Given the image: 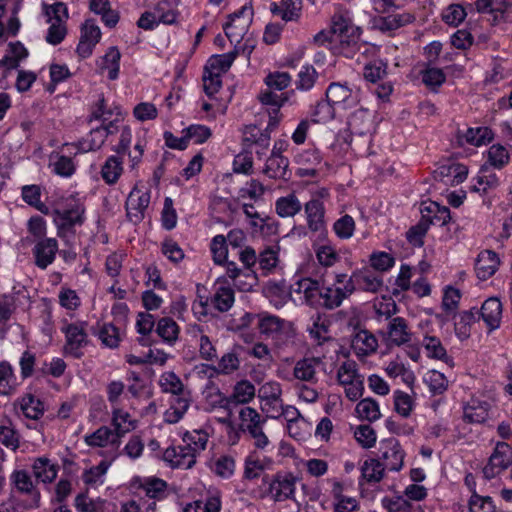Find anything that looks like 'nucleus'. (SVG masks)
Listing matches in <instances>:
<instances>
[{
	"mask_svg": "<svg viewBox=\"0 0 512 512\" xmlns=\"http://www.w3.org/2000/svg\"><path fill=\"white\" fill-rule=\"evenodd\" d=\"M500 258L492 250L481 251L475 261V273L480 280H487L498 270Z\"/></svg>",
	"mask_w": 512,
	"mask_h": 512,
	"instance_id": "29",
	"label": "nucleus"
},
{
	"mask_svg": "<svg viewBox=\"0 0 512 512\" xmlns=\"http://www.w3.org/2000/svg\"><path fill=\"white\" fill-rule=\"evenodd\" d=\"M150 198V191L144 186L136 185L130 191L126 200V213L131 222L136 224L143 220Z\"/></svg>",
	"mask_w": 512,
	"mask_h": 512,
	"instance_id": "14",
	"label": "nucleus"
},
{
	"mask_svg": "<svg viewBox=\"0 0 512 512\" xmlns=\"http://www.w3.org/2000/svg\"><path fill=\"white\" fill-rule=\"evenodd\" d=\"M254 320H257V326L260 333L268 337H277L290 325V323L280 319L279 317L268 314L254 315L246 313L242 317L244 324H251Z\"/></svg>",
	"mask_w": 512,
	"mask_h": 512,
	"instance_id": "17",
	"label": "nucleus"
},
{
	"mask_svg": "<svg viewBox=\"0 0 512 512\" xmlns=\"http://www.w3.org/2000/svg\"><path fill=\"white\" fill-rule=\"evenodd\" d=\"M375 112L364 107H359L348 118V126L352 134L359 136H371L376 129Z\"/></svg>",
	"mask_w": 512,
	"mask_h": 512,
	"instance_id": "18",
	"label": "nucleus"
},
{
	"mask_svg": "<svg viewBox=\"0 0 512 512\" xmlns=\"http://www.w3.org/2000/svg\"><path fill=\"white\" fill-rule=\"evenodd\" d=\"M351 348L358 358H363L376 352L378 340L369 331L360 330L353 336Z\"/></svg>",
	"mask_w": 512,
	"mask_h": 512,
	"instance_id": "35",
	"label": "nucleus"
},
{
	"mask_svg": "<svg viewBox=\"0 0 512 512\" xmlns=\"http://www.w3.org/2000/svg\"><path fill=\"white\" fill-rule=\"evenodd\" d=\"M187 333L198 347L199 355L202 359L211 361L217 357L215 345L200 326L190 325Z\"/></svg>",
	"mask_w": 512,
	"mask_h": 512,
	"instance_id": "30",
	"label": "nucleus"
},
{
	"mask_svg": "<svg viewBox=\"0 0 512 512\" xmlns=\"http://www.w3.org/2000/svg\"><path fill=\"white\" fill-rule=\"evenodd\" d=\"M328 196L329 191L322 188L304 205L307 227L312 232H326V209L323 199Z\"/></svg>",
	"mask_w": 512,
	"mask_h": 512,
	"instance_id": "7",
	"label": "nucleus"
},
{
	"mask_svg": "<svg viewBox=\"0 0 512 512\" xmlns=\"http://www.w3.org/2000/svg\"><path fill=\"white\" fill-rule=\"evenodd\" d=\"M18 386L19 383L13 366L6 360L0 361V396L13 395Z\"/></svg>",
	"mask_w": 512,
	"mask_h": 512,
	"instance_id": "47",
	"label": "nucleus"
},
{
	"mask_svg": "<svg viewBox=\"0 0 512 512\" xmlns=\"http://www.w3.org/2000/svg\"><path fill=\"white\" fill-rule=\"evenodd\" d=\"M101 36L100 27L93 20H86L81 27L80 41L77 45L78 55L82 58L89 57Z\"/></svg>",
	"mask_w": 512,
	"mask_h": 512,
	"instance_id": "21",
	"label": "nucleus"
},
{
	"mask_svg": "<svg viewBox=\"0 0 512 512\" xmlns=\"http://www.w3.org/2000/svg\"><path fill=\"white\" fill-rule=\"evenodd\" d=\"M319 282L310 277H302L295 280L291 286L289 295L296 305H308L319 307Z\"/></svg>",
	"mask_w": 512,
	"mask_h": 512,
	"instance_id": "8",
	"label": "nucleus"
},
{
	"mask_svg": "<svg viewBox=\"0 0 512 512\" xmlns=\"http://www.w3.org/2000/svg\"><path fill=\"white\" fill-rule=\"evenodd\" d=\"M180 0H161L153 8L159 24L173 25L178 22Z\"/></svg>",
	"mask_w": 512,
	"mask_h": 512,
	"instance_id": "44",
	"label": "nucleus"
},
{
	"mask_svg": "<svg viewBox=\"0 0 512 512\" xmlns=\"http://www.w3.org/2000/svg\"><path fill=\"white\" fill-rule=\"evenodd\" d=\"M252 15V7L245 5L239 11L230 15L228 21L224 24L225 35L235 45V48L247 33Z\"/></svg>",
	"mask_w": 512,
	"mask_h": 512,
	"instance_id": "11",
	"label": "nucleus"
},
{
	"mask_svg": "<svg viewBox=\"0 0 512 512\" xmlns=\"http://www.w3.org/2000/svg\"><path fill=\"white\" fill-rule=\"evenodd\" d=\"M110 464L102 460L98 465L84 469L81 474L83 483L89 488H97L104 484Z\"/></svg>",
	"mask_w": 512,
	"mask_h": 512,
	"instance_id": "48",
	"label": "nucleus"
},
{
	"mask_svg": "<svg viewBox=\"0 0 512 512\" xmlns=\"http://www.w3.org/2000/svg\"><path fill=\"white\" fill-rule=\"evenodd\" d=\"M385 372L390 378L400 377L408 387H412L416 381V376L410 366L399 359L389 361L386 364Z\"/></svg>",
	"mask_w": 512,
	"mask_h": 512,
	"instance_id": "50",
	"label": "nucleus"
},
{
	"mask_svg": "<svg viewBox=\"0 0 512 512\" xmlns=\"http://www.w3.org/2000/svg\"><path fill=\"white\" fill-rule=\"evenodd\" d=\"M84 443L91 448H117L120 445V440L117 438L111 428L101 426L97 430L86 434L83 437Z\"/></svg>",
	"mask_w": 512,
	"mask_h": 512,
	"instance_id": "28",
	"label": "nucleus"
},
{
	"mask_svg": "<svg viewBox=\"0 0 512 512\" xmlns=\"http://www.w3.org/2000/svg\"><path fill=\"white\" fill-rule=\"evenodd\" d=\"M12 482L21 496L27 502V508H38L40 506V492L35 488L33 481L26 471H16L11 476Z\"/></svg>",
	"mask_w": 512,
	"mask_h": 512,
	"instance_id": "20",
	"label": "nucleus"
},
{
	"mask_svg": "<svg viewBox=\"0 0 512 512\" xmlns=\"http://www.w3.org/2000/svg\"><path fill=\"white\" fill-rule=\"evenodd\" d=\"M480 315L489 330L500 326L502 319V304L496 297L488 298L481 307Z\"/></svg>",
	"mask_w": 512,
	"mask_h": 512,
	"instance_id": "43",
	"label": "nucleus"
},
{
	"mask_svg": "<svg viewBox=\"0 0 512 512\" xmlns=\"http://www.w3.org/2000/svg\"><path fill=\"white\" fill-rule=\"evenodd\" d=\"M221 497L218 491L209 492L205 497L186 503L182 512H220Z\"/></svg>",
	"mask_w": 512,
	"mask_h": 512,
	"instance_id": "42",
	"label": "nucleus"
},
{
	"mask_svg": "<svg viewBox=\"0 0 512 512\" xmlns=\"http://www.w3.org/2000/svg\"><path fill=\"white\" fill-rule=\"evenodd\" d=\"M32 469L35 477L44 483L52 482L58 474V466L47 458L36 459Z\"/></svg>",
	"mask_w": 512,
	"mask_h": 512,
	"instance_id": "57",
	"label": "nucleus"
},
{
	"mask_svg": "<svg viewBox=\"0 0 512 512\" xmlns=\"http://www.w3.org/2000/svg\"><path fill=\"white\" fill-rule=\"evenodd\" d=\"M498 186V177L495 173L490 172L486 168H482L478 174L472 179L471 191L481 195L486 194L489 190Z\"/></svg>",
	"mask_w": 512,
	"mask_h": 512,
	"instance_id": "55",
	"label": "nucleus"
},
{
	"mask_svg": "<svg viewBox=\"0 0 512 512\" xmlns=\"http://www.w3.org/2000/svg\"><path fill=\"white\" fill-rule=\"evenodd\" d=\"M326 99L337 110H348L360 102V91L341 83H331L326 90Z\"/></svg>",
	"mask_w": 512,
	"mask_h": 512,
	"instance_id": "13",
	"label": "nucleus"
},
{
	"mask_svg": "<svg viewBox=\"0 0 512 512\" xmlns=\"http://www.w3.org/2000/svg\"><path fill=\"white\" fill-rule=\"evenodd\" d=\"M88 327L89 324L87 321H69L67 318L61 319L60 331L65 337L63 346L64 355L75 359H79L84 355V349L90 342Z\"/></svg>",
	"mask_w": 512,
	"mask_h": 512,
	"instance_id": "2",
	"label": "nucleus"
},
{
	"mask_svg": "<svg viewBox=\"0 0 512 512\" xmlns=\"http://www.w3.org/2000/svg\"><path fill=\"white\" fill-rule=\"evenodd\" d=\"M28 57V50L21 42H13L8 45L7 52L2 59L7 70L16 69L20 63Z\"/></svg>",
	"mask_w": 512,
	"mask_h": 512,
	"instance_id": "58",
	"label": "nucleus"
},
{
	"mask_svg": "<svg viewBox=\"0 0 512 512\" xmlns=\"http://www.w3.org/2000/svg\"><path fill=\"white\" fill-rule=\"evenodd\" d=\"M85 219V206L78 198L71 197L65 209L53 211V221L60 237L71 232L75 226H81Z\"/></svg>",
	"mask_w": 512,
	"mask_h": 512,
	"instance_id": "4",
	"label": "nucleus"
},
{
	"mask_svg": "<svg viewBox=\"0 0 512 512\" xmlns=\"http://www.w3.org/2000/svg\"><path fill=\"white\" fill-rule=\"evenodd\" d=\"M412 331L408 327L407 321L402 317L393 318L387 327L384 335V341L387 346H401L409 343L412 339Z\"/></svg>",
	"mask_w": 512,
	"mask_h": 512,
	"instance_id": "25",
	"label": "nucleus"
},
{
	"mask_svg": "<svg viewBox=\"0 0 512 512\" xmlns=\"http://www.w3.org/2000/svg\"><path fill=\"white\" fill-rule=\"evenodd\" d=\"M295 162L299 166L297 174L301 177H313L322 166L323 158L316 148H308L295 156Z\"/></svg>",
	"mask_w": 512,
	"mask_h": 512,
	"instance_id": "23",
	"label": "nucleus"
},
{
	"mask_svg": "<svg viewBox=\"0 0 512 512\" xmlns=\"http://www.w3.org/2000/svg\"><path fill=\"white\" fill-rule=\"evenodd\" d=\"M355 413L359 419L368 422H375L381 418L379 403L370 397L364 398L357 403Z\"/></svg>",
	"mask_w": 512,
	"mask_h": 512,
	"instance_id": "56",
	"label": "nucleus"
},
{
	"mask_svg": "<svg viewBox=\"0 0 512 512\" xmlns=\"http://www.w3.org/2000/svg\"><path fill=\"white\" fill-rule=\"evenodd\" d=\"M271 136L268 131L262 130L256 125H247L243 129V141L257 146L256 154L262 157L270 145Z\"/></svg>",
	"mask_w": 512,
	"mask_h": 512,
	"instance_id": "34",
	"label": "nucleus"
},
{
	"mask_svg": "<svg viewBox=\"0 0 512 512\" xmlns=\"http://www.w3.org/2000/svg\"><path fill=\"white\" fill-rule=\"evenodd\" d=\"M112 134L113 133L108 132V129L103 126L92 129L85 137L77 142V152L87 153L100 149L107 136Z\"/></svg>",
	"mask_w": 512,
	"mask_h": 512,
	"instance_id": "41",
	"label": "nucleus"
},
{
	"mask_svg": "<svg viewBox=\"0 0 512 512\" xmlns=\"http://www.w3.org/2000/svg\"><path fill=\"white\" fill-rule=\"evenodd\" d=\"M133 483L145 496L154 500L145 507L147 512H154L156 507L155 501H161L167 496L168 485L163 479L154 476L137 477L134 478Z\"/></svg>",
	"mask_w": 512,
	"mask_h": 512,
	"instance_id": "16",
	"label": "nucleus"
},
{
	"mask_svg": "<svg viewBox=\"0 0 512 512\" xmlns=\"http://www.w3.org/2000/svg\"><path fill=\"white\" fill-rule=\"evenodd\" d=\"M282 388L276 381L264 383L258 391L260 408L267 418L278 419L281 412Z\"/></svg>",
	"mask_w": 512,
	"mask_h": 512,
	"instance_id": "10",
	"label": "nucleus"
},
{
	"mask_svg": "<svg viewBox=\"0 0 512 512\" xmlns=\"http://www.w3.org/2000/svg\"><path fill=\"white\" fill-rule=\"evenodd\" d=\"M378 452L379 460L383 461L388 471L399 472L403 468L406 453L396 438L382 439L379 442Z\"/></svg>",
	"mask_w": 512,
	"mask_h": 512,
	"instance_id": "12",
	"label": "nucleus"
},
{
	"mask_svg": "<svg viewBox=\"0 0 512 512\" xmlns=\"http://www.w3.org/2000/svg\"><path fill=\"white\" fill-rule=\"evenodd\" d=\"M92 119L100 120L103 127L108 129V132L115 133L118 124L124 121V113L119 105H108L104 98L98 100L95 104Z\"/></svg>",
	"mask_w": 512,
	"mask_h": 512,
	"instance_id": "15",
	"label": "nucleus"
},
{
	"mask_svg": "<svg viewBox=\"0 0 512 512\" xmlns=\"http://www.w3.org/2000/svg\"><path fill=\"white\" fill-rule=\"evenodd\" d=\"M255 394V386L248 380H241L235 384L233 392L228 398L229 403L247 404L254 399Z\"/></svg>",
	"mask_w": 512,
	"mask_h": 512,
	"instance_id": "59",
	"label": "nucleus"
},
{
	"mask_svg": "<svg viewBox=\"0 0 512 512\" xmlns=\"http://www.w3.org/2000/svg\"><path fill=\"white\" fill-rule=\"evenodd\" d=\"M289 161L284 156H269L263 173L270 179H281L286 175Z\"/></svg>",
	"mask_w": 512,
	"mask_h": 512,
	"instance_id": "62",
	"label": "nucleus"
},
{
	"mask_svg": "<svg viewBox=\"0 0 512 512\" xmlns=\"http://www.w3.org/2000/svg\"><path fill=\"white\" fill-rule=\"evenodd\" d=\"M163 460L170 467L180 469H189L196 463L192 453L183 444L167 447L163 452Z\"/></svg>",
	"mask_w": 512,
	"mask_h": 512,
	"instance_id": "27",
	"label": "nucleus"
},
{
	"mask_svg": "<svg viewBox=\"0 0 512 512\" xmlns=\"http://www.w3.org/2000/svg\"><path fill=\"white\" fill-rule=\"evenodd\" d=\"M179 326L171 318H161L156 326L158 336L167 344L173 345L179 336Z\"/></svg>",
	"mask_w": 512,
	"mask_h": 512,
	"instance_id": "61",
	"label": "nucleus"
},
{
	"mask_svg": "<svg viewBox=\"0 0 512 512\" xmlns=\"http://www.w3.org/2000/svg\"><path fill=\"white\" fill-rule=\"evenodd\" d=\"M115 133H118V141L113 146L112 151L118 155L127 156L129 168L135 170L142 162L143 155L146 149L145 132L141 136L139 133L136 136V141L131 148L132 144V130L130 126L125 125L123 122L118 124V128Z\"/></svg>",
	"mask_w": 512,
	"mask_h": 512,
	"instance_id": "3",
	"label": "nucleus"
},
{
	"mask_svg": "<svg viewBox=\"0 0 512 512\" xmlns=\"http://www.w3.org/2000/svg\"><path fill=\"white\" fill-rule=\"evenodd\" d=\"M298 467L313 478H320L329 470L328 462L320 458L301 459L298 462Z\"/></svg>",
	"mask_w": 512,
	"mask_h": 512,
	"instance_id": "64",
	"label": "nucleus"
},
{
	"mask_svg": "<svg viewBox=\"0 0 512 512\" xmlns=\"http://www.w3.org/2000/svg\"><path fill=\"white\" fill-rule=\"evenodd\" d=\"M362 30L353 23L352 14L338 10L331 18L329 31H320L314 37L320 45H328L334 54L352 58L360 49Z\"/></svg>",
	"mask_w": 512,
	"mask_h": 512,
	"instance_id": "1",
	"label": "nucleus"
},
{
	"mask_svg": "<svg viewBox=\"0 0 512 512\" xmlns=\"http://www.w3.org/2000/svg\"><path fill=\"white\" fill-rule=\"evenodd\" d=\"M190 406V401L182 395L172 396L169 408L164 413V420L167 423L174 424L179 422L186 414Z\"/></svg>",
	"mask_w": 512,
	"mask_h": 512,
	"instance_id": "52",
	"label": "nucleus"
},
{
	"mask_svg": "<svg viewBox=\"0 0 512 512\" xmlns=\"http://www.w3.org/2000/svg\"><path fill=\"white\" fill-rule=\"evenodd\" d=\"M352 293L353 286L349 283L348 274L336 273L331 285L320 288L319 307L329 310L338 308Z\"/></svg>",
	"mask_w": 512,
	"mask_h": 512,
	"instance_id": "5",
	"label": "nucleus"
},
{
	"mask_svg": "<svg viewBox=\"0 0 512 512\" xmlns=\"http://www.w3.org/2000/svg\"><path fill=\"white\" fill-rule=\"evenodd\" d=\"M316 260L324 268L333 267L340 261V255L336 246L329 240L313 245Z\"/></svg>",
	"mask_w": 512,
	"mask_h": 512,
	"instance_id": "45",
	"label": "nucleus"
},
{
	"mask_svg": "<svg viewBox=\"0 0 512 512\" xmlns=\"http://www.w3.org/2000/svg\"><path fill=\"white\" fill-rule=\"evenodd\" d=\"M337 383L343 387L346 397L356 401L364 392V381L358 371L357 364L352 360L342 362L336 371Z\"/></svg>",
	"mask_w": 512,
	"mask_h": 512,
	"instance_id": "6",
	"label": "nucleus"
},
{
	"mask_svg": "<svg viewBox=\"0 0 512 512\" xmlns=\"http://www.w3.org/2000/svg\"><path fill=\"white\" fill-rule=\"evenodd\" d=\"M120 58L121 54L118 48L110 47L98 61V67L102 71L107 72V76L110 80H115L118 77Z\"/></svg>",
	"mask_w": 512,
	"mask_h": 512,
	"instance_id": "54",
	"label": "nucleus"
},
{
	"mask_svg": "<svg viewBox=\"0 0 512 512\" xmlns=\"http://www.w3.org/2000/svg\"><path fill=\"white\" fill-rule=\"evenodd\" d=\"M57 251L58 243L55 238H46L39 241L33 249L36 265L41 269L47 268L53 263Z\"/></svg>",
	"mask_w": 512,
	"mask_h": 512,
	"instance_id": "33",
	"label": "nucleus"
},
{
	"mask_svg": "<svg viewBox=\"0 0 512 512\" xmlns=\"http://www.w3.org/2000/svg\"><path fill=\"white\" fill-rule=\"evenodd\" d=\"M349 283L353 286V291L358 288L367 292H378L383 287V278L368 270L362 269L348 275Z\"/></svg>",
	"mask_w": 512,
	"mask_h": 512,
	"instance_id": "26",
	"label": "nucleus"
},
{
	"mask_svg": "<svg viewBox=\"0 0 512 512\" xmlns=\"http://www.w3.org/2000/svg\"><path fill=\"white\" fill-rule=\"evenodd\" d=\"M512 465V447L506 442H497L488 462L482 469L483 477L491 480L501 475Z\"/></svg>",
	"mask_w": 512,
	"mask_h": 512,
	"instance_id": "9",
	"label": "nucleus"
},
{
	"mask_svg": "<svg viewBox=\"0 0 512 512\" xmlns=\"http://www.w3.org/2000/svg\"><path fill=\"white\" fill-rule=\"evenodd\" d=\"M275 461L268 455H260L257 451H250L244 461L243 477L248 480H254L266 471L271 470Z\"/></svg>",
	"mask_w": 512,
	"mask_h": 512,
	"instance_id": "24",
	"label": "nucleus"
},
{
	"mask_svg": "<svg viewBox=\"0 0 512 512\" xmlns=\"http://www.w3.org/2000/svg\"><path fill=\"white\" fill-rule=\"evenodd\" d=\"M420 212L422 221L426 224L443 226L450 220V210L446 206H441L437 202H423Z\"/></svg>",
	"mask_w": 512,
	"mask_h": 512,
	"instance_id": "31",
	"label": "nucleus"
},
{
	"mask_svg": "<svg viewBox=\"0 0 512 512\" xmlns=\"http://www.w3.org/2000/svg\"><path fill=\"white\" fill-rule=\"evenodd\" d=\"M320 364V359L318 358H304L296 362L293 375L296 379L306 382H316L317 381V368Z\"/></svg>",
	"mask_w": 512,
	"mask_h": 512,
	"instance_id": "51",
	"label": "nucleus"
},
{
	"mask_svg": "<svg viewBox=\"0 0 512 512\" xmlns=\"http://www.w3.org/2000/svg\"><path fill=\"white\" fill-rule=\"evenodd\" d=\"M237 53V48H235L234 51L228 53L213 55L209 58L205 68L212 73L221 75L231 67L234 60L236 59Z\"/></svg>",
	"mask_w": 512,
	"mask_h": 512,
	"instance_id": "60",
	"label": "nucleus"
},
{
	"mask_svg": "<svg viewBox=\"0 0 512 512\" xmlns=\"http://www.w3.org/2000/svg\"><path fill=\"white\" fill-rule=\"evenodd\" d=\"M385 467L379 459L368 458L360 466L359 485L379 483L385 475Z\"/></svg>",
	"mask_w": 512,
	"mask_h": 512,
	"instance_id": "39",
	"label": "nucleus"
},
{
	"mask_svg": "<svg viewBox=\"0 0 512 512\" xmlns=\"http://www.w3.org/2000/svg\"><path fill=\"white\" fill-rule=\"evenodd\" d=\"M111 415L112 431L117 434L120 441L124 435L137 427V420L121 407H112Z\"/></svg>",
	"mask_w": 512,
	"mask_h": 512,
	"instance_id": "32",
	"label": "nucleus"
},
{
	"mask_svg": "<svg viewBox=\"0 0 512 512\" xmlns=\"http://www.w3.org/2000/svg\"><path fill=\"white\" fill-rule=\"evenodd\" d=\"M301 8V0H281L270 4V11L273 16L285 22L298 20L301 16Z\"/></svg>",
	"mask_w": 512,
	"mask_h": 512,
	"instance_id": "38",
	"label": "nucleus"
},
{
	"mask_svg": "<svg viewBox=\"0 0 512 512\" xmlns=\"http://www.w3.org/2000/svg\"><path fill=\"white\" fill-rule=\"evenodd\" d=\"M123 157L115 153L106 158L100 169V175L105 184L111 186L119 181L124 172Z\"/></svg>",
	"mask_w": 512,
	"mask_h": 512,
	"instance_id": "36",
	"label": "nucleus"
},
{
	"mask_svg": "<svg viewBox=\"0 0 512 512\" xmlns=\"http://www.w3.org/2000/svg\"><path fill=\"white\" fill-rule=\"evenodd\" d=\"M239 419L243 432L248 435L263 429L267 422L265 417H262L256 409L249 406L243 407L239 411Z\"/></svg>",
	"mask_w": 512,
	"mask_h": 512,
	"instance_id": "46",
	"label": "nucleus"
},
{
	"mask_svg": "<svg viewBox=\"0 0 512 512\" xmlns=\"http://www.w3.org/2000/svg\"><path fill=\"white\" fill-rule=\"evenodd\" d=\"M209 435L206 431L199 429L191 432H186L182 438V444L186 447L188 452L192 453L194 459L206 449Z\"/></svg>",
	"mask_w": 512,
	"mask_h": 512,
	"instance_id": "49",
	"label": "nucleus"
},
{
	"mask_svg": "<svg viewBox=\"0 0 512 512\" xmlns=\"http://www.w3.org/2000/svg\"><path fill=\"white\" fill-rule=\"evenodd\" d=\"M15 407L17 413L31 420L40 419L45 410L43 402L30 393L21 396L17 400Z\"/></svg>",
	"mask_w": 512,
	"mask_h": 512,
	"instance_id": "37",
	"label": "nucleus"
},
{
	"mask_svg": "<svg viewBox=\"0 0 512 512\" xmlns=\"http://www.w3.org/2000/svg\"><path fill=\"white\" fill-rule=\"evenodd\" d=\"M296 480L290 473H276L269 481V496L278 502L292 498L296 490Z\"/></svg>",
	"mask_w": 512,
	"mask_h": 512,
	"instance_id": "19",
	"label": "nucleus"
},
{
	"mask_svg": "<svg viewBox=\"0 0 512 512\" xmlns=\"http://www.w3.org/2000/svg\"><path fill=\"white\" fill-rule=\"evenodd\" d=\"M106 504V500L100 497L91 499L84 493L78 494L74 500L77 512H105Z\"/></svg>",
	"mask_w": 512,
	"mask_h": 512,
	"instance_id": "63",
	"label": "nucleus"
},
{
	"mask_svg": "<svg viewBox=\"0 0 512 512\" xmlns=\"http://www.w3.org/2000/svg\"><path fill=\"white\" fill-rule=\"evenodd\" d=\"M491 405L484 398L472 396L462 406L463 420L468 423L480 424L488 419Z\"/></svg>",
	"mask_w": 512,
	"mask_h": 512,
	"instance_id": "22",
	"label": "nucleus"
},
{
	"mask_svg": "<svg viewBox=\"0 0 512 512\" xmlns=\"http://www.w3.org/2000/svg\"><path fill=\"white\" fill-rule=\"evenodd\" d=\"M89 9L101 17V21L108 28H114L120 20L119 11L113 9L109 0H90Z\"/></svg>",
	"mask_w": 512,
	"mask_h": 512,
	"instance_id": "40",
	"label": "nucleus"
},
{
	"mask_svg": "<svg viewBox=\"0 0 512 512\" xmlns=\"http://www.w3.org/2000/svg\"><path fill=\"white\" fill-rule=\"evenodd\" d=\"M301 209L302 204L294 193L279 197L275 201V211L281 218L294 217Z\"/></svg>",
	"mask_w": 512,
	"mask_h": 512,
	"instance_id": "53",
	"label": "nucleus"
}]
</instances>
